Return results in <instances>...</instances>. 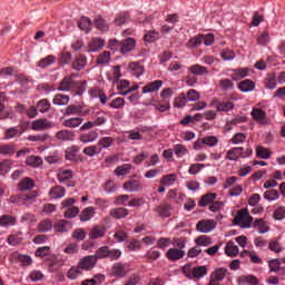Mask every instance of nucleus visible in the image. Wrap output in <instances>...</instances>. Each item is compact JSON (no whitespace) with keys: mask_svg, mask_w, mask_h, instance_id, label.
Listing matches in <instances>:
<instances>
[{"mask_svg":"<svg viewBox=\"0 0 285 285\" xmlns=\"http://www.w3.org/2000/svg\"><path fill=\"white\" fill-rule=\"evenodd\" d=\"M115 144V138L112 137H102L98 140V148H100V153L104 148H110Z\"/></svg>","mask_w":285,"mask_h":285,"instance_id":"37","label":"nucleus"},{"mask_svg":"<svg viewBox=\"0 0 285 285\" xmlns=\"http://www.w3.org/2000/svg\"><path fill=\"white\" fill-rule=\"evenodd\" d=\"M97 139H99V132L95 130L80 134L79 136V141H81V144H92V141H97Z\"/></svg>","mask_w":285,"mask_h":285,"instance_id":"14","label":"nucleus"},{"mask_svg":"<svg viewBox=\"0 0 285 285\" xmlns=\"http://www.w3.org/2000/svg\"><path fill=\"white\" fill-rule=\"evenodd\" d=\"M37 109L39 110V112H42V114L48 112V110H50V102L46 99H42L38 101Z\"/></svg>","mask_w":285,"mask_h":285,"instance_id":"63","label":"nucleus"},{"mask_svg":"<svg viewBox=\"0 0 285 285\" xmlns=\"http://www.w3.org/2000/svg\"><path fill=\"white\" fill-rule=\"evenodd\" d=\"M106 235V228L101 226H94L89 232V239H100Z\"/></svg>","mask_w":285,"mask_h":285,"instance_id":"26","label":"nucleus"},{"mask_svg":"<svg viewBox=\"0 0 285 285\" xmlns=\"http://www.w3.org/2000/svg\"><path fill=\"white\" fill-rule=\"evenodd\" d=\"M122 188L127 193H139V190H144V185H141V181L139 180L129 179L125 181Z\"/></svg>","mask_w":285,"mask_h":285,"instance_id":"6","label":"nucleus"},{"mask_svg":"<svg viewBox=\"0 0 285 285\" xmlns=\"http://www.w3.org/2000/svg\"><path fill=\"white\" fill-rule=\"evenodd\" d=\"M215 199H217L216 193H207L202 196L200 200L198 202V206L200 208H205V206H210Z\"/></svg>","mask_w":285,"mask_h":285,"instance_id":"15","label":"nucleus"},{"mask_svg":"<svg viewBox=\"0 0 285 285\" xmlns=\"http://www.w3.org/2000/svg\"><path fill=\"white\" fill-rule=\"evenodd\" d=\"M195 242L199 248L200 246H210V244H213V240L210 239V237L206 235H202L197 237Z\"/></svg>","mask_w":285,"mask_h":285,"instance_id":"61","label":"nucleus"},{"mask_svg":"<svg viewBox=\"0 0 285 285\" xmlns=\"http://www.w3.org/2000/svg\"><path fill=\"white\" fill-rule=\"evenodd\" d=\"M94 26L100 32H108V23L106 22V20L104 18H101V16H97L94 19Z\"/></svg>","mask_w":285,"mask_h":285,"instance_id":"29","label":"nucleus"},{"mask_svg":"<svg viewBox=\"0 0 285 285\" xmlns=\"http://www.w3.org/2000/svg\"><path fill=\"white\" fill-rule=\"evenodd\" d=\"M52 126V121L46 118H39L32 121L31 129L36 130V132H43L45 130H50Z\"/></svg>","mask_w":285,"mask_h":285,"instance_id":"5","label":"nucleus"},{"mask_svg":"<svg viewBox=\"0 0 285 285\" xmlns=\"http://www.w3.org/2000/svg\"><path fill=\"white\" fill-rule=\"evenodd\" d=\"M75 137V132L69 130H60L56 134V139L59 141H70Z\"/></svg>","mask_w":285,"mask_h":285,"instance_id":"34","label":"nucleus"},{"mask_svg":"<svg viewBox=\"0 0 285 285\" xmlns=\"http://www.w3.org/2000/svg\"><path fill=\"white\" fill-rule=\"evenodd\" d=\"M83 122L82 118H70L65 120V126L66 128H79V126H81V124Z\"/></svg>","mask_w":285,"mask_h":285,"instance_id":"51","label":"nucleus"},{"mask_svg":"<svg viewBox=\"0 0 285 285\" xmlns=\"http://www.w3.org/2000/svg\"><path fill=\"white\" fill-rule=\"evenodd\" d=\"M126 106V99L118 97L111 100L109 104V108H114L115 110H121Z\"/></svg>","mask_w":285,"mask_h":285,"instance_id":"52","label":"nucleus"},{"mask_svg":"<svg viewBox=\"0 0 285 285\" xmlns=\"http://www.w3.org/2000/svg\"><path fill=\"white\" fill-rule=\"evenodd\" d=\"M57 62V58L52 55L47 56L46 58L40 59L38 62V68H48Z\"/></svg>","mask_w":285,"mask_h":285,"instance_id":"38","label":"nucleus"},{"mask_svg":"<svg viewBox=\"0 0 285 285\" xmlns=\"http://www.w3.org/2000/svg\"><path fill=\"white\" fill-rule=\"evenodd\" d=\"M72 239H76V242H83L86 239V229L83 228H77L71 234Z\"/></svg>","mask_w":285,"mask_h":285,"instance_id":"58","label":"nucleus"},{"mask_svg":"<svg viewBox=\"0 0 285 285\" xmlns=\"http://www.w3.org/2000/svg\"><path fill=\"white\" fill-rule=\"evenodd\" d=\"M110 62V51H104L102 53L98 55V58L96 60V63L98 66H106Z\"/></svg>","mask_w":285,"mask_h":285,"instance_id":"50","label":"nucleus"},{"mask_svg":"<svg viewBox=\"0 0 285 285\" xmlns=\"http://www.w3.org/2000/svg\"><path fill=\"white\" fill-rule=\"evenodd\" d=\"M86 66H88V57H86L83 55L76 56V58L73 59V61L71 63L72 70H76L77 72L83 70V68H86Z\"/></svg>","mask_w":285,"mask_h":285,"instance_id":"10","label":"nucleus"},{"mask_svg":"<svg viewBox=\"0 0 285 285\" xmlns=\"http://www.w3.org/2000/svg\"><path fill=\"white\" fill-rule=\"evenodd\" d=\"M176 180H177V175L168 174L161 178L160 184L161 186H173V184H175Z\"/></svg>","mask_w":285,"mask_h":285,"instance_id":"54","label":"nucleus"},{"mask_svg":"<svg viewBox=\"0 0 285 285\" xmlns=\"http://www.w3.org/2000/svg\"><path fill=\"white\" fill-rule=\"evenodd\" d=\"M170 210H173V206L168 203H163L155 208V212L158 213L160 217H170Z\"/></svg>","mask_w":285,"mask_h":285,"instance_id":"21","label":"nucleus"},{"mask_svg":"<svg viewBox=\"0 0 285 285\" xmlns=\"http://www.w3.org/2000/svg\"><path fill=\"white\" fill-rule=\"evenodd\" d=\"M264 199L266 202H277L279 199V191L277 189H268L263 194Z\"/></svg>","mask_w":285,"mask_h":285,"instance_id":"39","label":"nucleus"},{"mask_svg":"<svg viewBox=\"0 0 285 285\" xmlns=\"http://www.w3.org/2000/svg\"><path fill=\"white\" fill-rule=\"evenodd\" d=\"M17 224V218L10 215H4L0 218V226H14Z\"/></svg>","mask_w":285,"mask_h":285,"instance_id":"57","label":"nucleus"},{"mask_svg":"<svg viewBox=\"0 0 285 285\" xmlns=\"http://www.w3.org/2000/svg\"><path fill=\"white\" fill-rule=\"evenodd\" d=\"M265 88L268 90H275L277 88V76L275 73H269L264 80Z\"/></svg>","mask_w":285,"mask_h":285,"instance_id":"30","label":"nucleus"},{"mask_svg":"<svg viewBox=\"0 0 285 285\" xmlns=\"http://www.w3.org/2000/svg\"><path fill=\"white\" fill-rule=\"evenodd\" d=\"M82 153L86 157H95V155H101V148L98 145H90L85 147Z\"/></svg>","mask_w":285,"mask_h":285,"instance_id":"32","label":"nucleus"},{"mask_svg":"<svg viewBox=\"0 0 285 285\" xmlns=\"http://www.w3.org/2000/svg\"><path fill=\"white\" fill-rule=\"evenodd\" d=\"M233 81H239L240 79H244V77H248V69H236L234 70V73L230 75Z\"/></svg>","mask_w":285,"mask_h":285,"instance_id":"46","label":"nucleus"},{"mask_svg":"<svg viewBox=\"0 0 285 285\" xmlns=\"http://www.w3.org/2000/svg\"><path fill=\"white\" fill-rule=\"evenodd\" d=\"M129 70L135 77H141V75H144V66L139 62L129 63Z\"/></svg>","mask_w":285,"mask_h":285,"instance_id":"40","label":"nucleus"},{"mask_svg":"<svg viewBox=\"0 0 285 285\" xmlns=\"http://www.w3.org/2000/svg\"><path fill=\"white\" fill-rule=\"evenodd\" d=\"M68 101H70V97L62 94H58L53 98V104L56 106H68Z\"/></svg>","mask_w":285,"mask_h":285,"instance_id":"47","label":"nucleus"},{"mask_svg":"<svg viewBox=\"0 0 285 285\" xmlns=\"http://www.w3.org/2000/svg\"><path fill=\"white\" fill-rule=\"evenodd\" d=\"M19 128L11 127L9 129H6L4 139H14V137H19Z\"/></svg>","mask_w":285,"mask_h":285,"instance_id":"62","label":"nucleus"},{"mask_svg":"<svg viewBox=\"0 0 285 285\" xmlns=\"http://www.w3.org/2000/svg\"><path fill=\"white\" fill-rule=\"evenodd\" d=\"M274 219L277 222H282V219H285V207H278L274 210Z\"/></svg>","mask_w":285,"mask_h":285,"instance_id":"64","label":"nucleus"},{"mask_svg":"<svg viewBox=\"0 0 285 285\" xmlns=\"http://www.w3.org/2000/svg\"><path fill=\"white\" fill-rule=\"evenodd\" d=\"M19 190H32L35 188V180L30 177L22 178L18 184Z\"/></svg>","mask_w":285,"mask_h":285,"instance_id":"25","label":"nucleus"},{"mask_svg":"<svg viewBox=\"0 0 285 285\" xmlns=\"http://www.w3.org/2000/svg\"><path fill=\"white\" fill-rule=\"evenodd\" d=\"M106 46V41L101 38H94L88 43L87 52H99Z\"/></svg>","mask_w":285,"mask_h":285,"instance_id":"13","label":"nucleus"},{"mask_svg":"<svg viewBox=\"0 0 285 285\" xmlns=\"http://www.w3.org/2000/svg\"><path fill=\"white\" fill-rule=\"evenodd\" d=\"M234 222L242 228H250V224H253V216H250L248 209H242L235 216Z\"/></svg>","mask_w":285,"mask_h":285,"instance_id":"3","label":"nucleus"},{"mask_svg":"<svg viewBox=\"0 0 285 285\" xmlns=\"http://www.w3.org/2000/svg\"><path fill=\"white\" fill-rule=\"evenodd\" d=\"M70 228H72V223H70L68 220H58L53 225V230L56 233H68V230H70Z\"/></svg>","mask_w":285,"mask_h":285,"instance_id":"18","label":"nucleus"},{"mask_svg":"<svg viewBox=\"0 0 285 285\" xmlns=\"http://www.w3.org/2000/svg\"><path fill=\"white\" fill-rule=\"evenodd\" d=\"M189 72H191V75H197L202 77L203 75H208V68L202 65H193L191 67H189Z\"/></svg>","mask_w":285,"mask_h":285,"instance_id":"41","label":"nucleus"},{"mask_svg":"<svg viewBox=\"0 0 285 285\" xmlns=\"http://www.w3.org/2000/svg\"><path fill=\"white\" fill-rule=\"evenodd\" d=\"M225 254L228 257H237V255H239V247H237V245L230 240L225 247Z\"/></svg>","mask_w":285,"mask_h":285,"instance_id":"28","label":"nucleus"},{"mask_svg":"<svg viewBox=\"0 0 285 285\" xmlns=\"http://www.w3.org/2000/svg\"><path fill=\"white\" fill-rule=\"evenodd\" d=\"M78 28L82 30V32H90V30H92V20L88 17H81L78 21Z\"/></svg>","mask_w":285,"mask_h":285,"instance_id":"22","label":"nucleus"},{"mask_svg":"<svg viewBox=\"0 0 285 285\" xmlns=\"http://www.w3.org/2000/svg\"><path fill=\"white\" fill-rule=\"evenodd\" d=\"M238 90H240V92H253V90H255V82L245 79L238 83Z\"/></svg>","mask_w":285,"mask_h":285,"instance_id":"24","label":"nucleus"},{"mask_svg":"<svg viewBox=\"0 0 285 285\" xmlns=\"http://www.w3.org/2000/svg\"><path fill=\"white\" fill-rule=\"evenodd\" d=\"M186 104H188V98H187L186 94H184V92L179 94V96L176 97L174 100L175 108H184V106H186Z\"/></svg>","mask_w":285,"mask_h":285,"instance_id":"48","label":"nucleus"},{"mask_svg":"<svg viewBox=\"0 0 285 285\" xmlns=\"http://www.w3.org/2000/svg\"><path fill=\"white\" fill-rule=\"evenodd\" d=\"M242 153H244V147H234L227 151L225 159L237 161L242 157Z\"/></svg>","mask_w":285,"mask_h":285,"instance_id":"16","label":"nucleus"},{"mask_svg":"<svg viewBox=\"0 0 285 285\" xmlns=\"http://www.w3.org/2000/svg\"><path fill=\"white\" fill-rule=\"evenodd\" d=\"M215 220L212 219H205V220H199L196 225V229L199 233H210V230H215Z\"/></svg>","mask_w":285,"mask_h":285,"instance_id":"9","label":"nucleus"},{"mask_svg":"<svg viewBox=\"0 0 285 285\" xmlns=\"http://www.w3.org/2000/svg\"><path fill=\"white\" fill-rule=\"evenodd\" d=\"M183 273L185 277H187L188 279H194L195 282H199V279L208 275V267H206V265L195 266V267L190 265H185L183 267Z\"/></svg>","mask_w":285,"mask_h":285,"instance_id":"1","label":"nucleus"},{"mask_svg":"<svg viewBox=\"0 0 285 285\" xmlns=\"http://www.w3.org/2000/svg\"><path fill=\"white\" fill-rule=\"evenodd\" d=\"M95 217V207H86L79 215L80 222H90Z\"/></svg>","mask_w":285,"mask_h":285,"instance_id":"31","label":"nucleus"},{"mask_svg":"<svg viewBox=\"0 0 285 285\" xmlns=\"http://www.w3.org/2000/svg\"><path fill=\"white\" fill-rule=\"evenodd\" d=\"M161 86H164V81L161 80L151 81L142 87V94L146 95L148 92H157Z\"/></svg>","mask_w":285,"mask_h":285,"instance_id":"17","label":"nucleus"},{"mask_svg":"<svg viewBox=\"0 0 285 285\" xmlns=\"http://www.w3.org/2000/svg\"><path fill=\"white\" fill-rule=\"evenodd\" d=\"M65 217H67V219H73V217L79 215V207L73 206V207H68L65 212H63Z\"/></svg>","mask_w":285,"mask_h":285,"instance_id":"59","label":"nucleus"},{"mask_svg":"<svg viewBox=\"0 0 285 285\" xmlns=\"http://www.w3.org/2000/svg\"><path fill=\"white\" fill-rule=\"evenodd\" d=\"M239 285H258L259 279L254 275H242L238 277Z\"/></svg>","mask_w":285,"mask_h":285,"instance_id":"20","label":"nucleus"},{"mask_svg":"<svg viewBox=\"0 0 285 285\" xmlns=\"http://www.w3.org/2000/svg\"><path fill=\"white\" fill-rule=\"evenodd\" d=\"M55 225L50 219H43L38 224L39 233H48V230H52Z\"/></svg>","mask_w":285,"mask_h":285,"instance_id":"45","label":"nucleus"},{"mask_svg":"<svg viewBox=\"0 0 285 285\" xmlns=\"http://www.w3.org/2000/svg\"><path fill=\"white\" fill-rule=\"evenodd\" d=\"M79 150L81 147L77 145H72L71 147L67 148L65 151V158L67 161H73V164H79V161H83L81 157H79Z\"/></svg>","mask_w":285,"mask_h":285,"instance_id":"4","label":"nucleus"},{"mask_svg":"<svg viewBox=\"0 0 285 285\" xmlns=\"http://www.w3.org/2000/svg\"><path fill=\"white\" fill-rule=\"evenodd\" d=\"M112 273L114 275H117L118 277H126V274L128 273L126 271V265L121 263H116L112 266Z\"/></svg>","mask_w":285,"mask_h":285,"instance_id":"43","label":"nucleus"},{"mask_svg":"<svg viewBox=\"0 0 285 285\" xmlns=\"http://www.w3.org/2000/svg\"><path fill=\"white\" fill-rule=\"evenodd\" d=\"M130 170H132V165L124 164L115 169V175L117 177H124L126 175H130Z\"/></svg>","mask_w":285,"mask_h":285,"instance_id":"33","label":"nucleus"},{"mask_svg":"<svg viewBox=\"0 0 285 285\" xmlns=\"http://www.w3.org/2000/svg\"><path fill=\"white\" fill-rule=\"evenodd\" d=\"M88 88V82L86 80L82 81H76L73 85V95H83L86 92V89Z\"/></svg>","mask_w":285,"mask_h":285,"instance_id":"35","label":"nucleus"},{"mask_svg":"<svg viewBox=\"0 0 285 285\" xmlns=\"http://www.w3.org/2000/svg\"><path fill=\"white\" fill-rule=\"evenodd\" d=\"M159 39V32L157 31H147L144 36V41L146 43H155Z\"/></svg>","mask_w":285,"mask_h":285,"instance_id":"55","label":"nucleus"},{"mask_svg":"<svg viewBox=\"0 0 285 285\" xmlns=\"http://www.w3.org/2000/svg\"><path fill=\"white\" fill-rule=\"evenodd\" d=\"M254 228H257L259 235H264V233H268L269 228L266 225L264 218H258L254 222Z\"/></svg>","mask_w":285,"mask_h":285,"instance_id":"36","label":"nucleus"},{"mask_svg":"<svg viewBox=\"0 0 285 285\" xmlns=\"http://www.w3.org/2000/svg\"><path fill=\"white\" fill-rule=\"evenodd\" d=\"M136 45H137V42L135 41V38H126L125 40H122L120 42L117 39L110 40V46H119L120 52L122 55L132 52V50H135Z\"/></svg>","mask_w":285,"mask_h":285,"instance_id":"2","label":"nucleus"},{"mask_svg":"<svg viewBox=\"0 0 285 285\" xmlns=\"http://www.w3.org/2000/svg\"><path fill=\"white\" fill-rule=\"evenodd\" d=\"M114 238L116 239V242H126L128 239V233H126V230H124L121 227L116 228V232L114 234Z\"/></svg>","mask_w":285,"mask_h":285,"instance_id":"49","label":"nucleus"},{"mask_svg":"<svg viewBox=\"0 0 285 285\" xmlns=\"http://www.w3.org/2000/svg\"><path fill=\"white\" fill-rule=\"evenodd\" d=\"M128 209L124 207L114 208L110 210V216L114 219H124V217H128Z\"/></svg>","mask_w":285,"mask_h":285,"instance_id":"27","label":"nucleus"},{"mask_svg":"<svg viewBox=\"0 0 285 285\" xmlns=\"http://www.w3.org/2000/svg\"><path fill=\"white\" fill-rule=\"evenodd\" d=\"M49 197L51 199H61V197H66V188L61 186H55L49 190Z\"/></svg>","mask_w":285,"mask_h":285,"instance_id":"23","label":"nucleus"},{"mask_svg":"<svg viewBox=\"0 0 285 285\" xmlns=\"http://www.w3.org/2000/svg\"><path fill=\"white\" fill-rule=\"evenodd\" d=\"M97 264V256H85L80 262H79V267L82 271H92Z\"/></svg>","mask_w":285,"mask_h":285,"instance_id":"8","label":"nucleus"},{"mask_svg":"<svg viewBox=\"0 0 285 285\" xmlns=\"http://www.w3.org/2000/svg\"><path fill=\"white\" fill-rule=\"evenodd\" d=\"M174 153L176 157L181 158L185 157V155H188V148L181 144H177L174 146Z\"/></svg>","mask_w":285,"mask_h":285,"instance_id":"56","label":"nucleus"},{"mask_svg":"<svg viewBox=\"0 0 285 285\" xmlns=\"http://www.w3.org/2000/svg\"><path fill=\"white\" fill-rule=\"evenodd\" d=\"M166 257L169 262H179V259L186 257V252L179 248H169L166 253Z\"/></svg>","mask_w":285,"mask_h":285,"instance_id":"7","label":"nucleus"},{"mask_svg":"<svg viewBox=\"0 0 285 285\" xmlns=\"http://www.w3.org/2000/svg\"><path fill=\"white\" fill-rule=\"evenodd\" d=\"M216 104L217 112H230V110L235 109V102L232 100H223V101H214Z\"/></svg>","mask_w":285,"mask_h":285,"instance_id":"12","label":"nucleus"},{"mask_svg":"<svg viewBox=\"0 0 285 285\" xmlns=\"http://www.w3.org/2000/svg\"><path fill=\"white\" fill-rule=\"evenodd\" d=\"M82 271L83 269L79 265L71 267L67 273L68 279H77V277H80V275L83 274Z\"/></svg>","mask_w":285,"mask_h":285,"instance_id":"44","label":"nucleus"},{"mask_svg":"<svg viewBox=\"0 0 285 285\" xmlns=\"http://www.w3.org/2000/svg\"><path fill=\"white\" fill-rule=\"evenodd\" d=\"M252 117L253 119H255L256 121H264V119H266V111L262 110L259 108H255L252 110Z\"/></svg>","mask_w":285,"mask_h":285,"instance_id":"53","label":"nucleus"},{"mask_svg":"<svg viewBox=\"0 0 285 285\" xmlns=\"http://www.w3.org/2000/svg\"><path fill=\"white\" fill-rule=\"evenodd\" d=\"M256 155L259 159H268L271 157V150L264 148L263 146H258L256 148Z\"/></svg>","mask_w":285,"mask_h":285,"instance_id":"60","label":"nucleus"},{"mask_svg":"<svg viewBox=\"0 0 285 285\" xmlns=\"http://www.w3.org/2000/svg\"><path fill=\"white\" fill-rule=\"evenodd\" d=\"M226 275H228V269L224 268V267H219L217 269H215L212 274H210V278L214 279L215 282H218L222 284V282H224V278L226 277Z\"/></svg>","mask_w":285,"mask_h":285,"instance_id":"19","label":"nucleus"},{"mask_svg":"<svg viewBox=\"0 0 285 285\" xmlns=\"http://www.w3.org/2000/svg\"><path fill=\"white\" fill-rule=\"evenodd\" d=\"M75 79H72V76L65 77L62 81L60 82L58 90H61L62 92H72L75 90Z\"/></svg>","mask_w":285,"mask_h":285,"instance_id":"11","label":"nucleus"},{"mask_svg":"<svg viewBox=\"0 0 285 285\" xmlns=\"http://www.w3.org/2000/svg\"><path fill=\"white\" fill-rule=\"evenodd\" d=\"M26 164L27 166H31V168H39L43 164V159L39 156H29Z\"/></svg>","mask_w":285,"mask_h":285,"instance_id":"42","label":"nucleus"}]
</instances>
